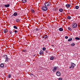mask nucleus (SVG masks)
I'll list each match as a JSON object with an SVG mask.
<instances>
[{
  "label": "nucleus",
  "instance_id": "38",
  "mask_svg": "<svg viewBox=\"0 0 80 80\" xmlns=\"http://www.w3.org/2000/svg\"><path fill=\"white\" fill-rule=\"evenodd\" d=\"M46 53H48V51H46V52H45Z\"/></svg>",
  "mask_w": 80,
  "mask_h": 80
},
{
  "label": "nucleus",
  "instance_id": "39",
  "mask_svg": "<svg viewBox=\"0 0 80 80\" xmlns=\"http://www.w3.org/2000/svg\"><path fill=\"white\" fill-rule=\"evenodd\" d=\"M36 56V54H34L33 55V57H35Z\"/></svg>",
  "mask_w": 80,
  "mask_h": 80
},
{
  "label": "nucleus",
  "instance_id": "28",
  "mask_svg": "<svg viewBox=\"0 0 80 80\" xmlns=\"http://www.w3.org/2000/svg\"><path fill=\"white\" fill-rule=\"evenodd\" d=\"M71 45L72 47H74V46H75V44H74V43H72L71 44Z\"/></svg>",
  "mask_w": 80,
  "mask_h": 80
},
{
  "label": "nucleus",
  "instance_id": "18",
  "mask_svg": "<svg viewBox=\"0 0 80 80\" xmlns=\"http://www.w3.org/2000/svg\"><path fill=\"white\" fill-rule=\"evenodd\" d=\"M18 13H17L16 12H15L13 14V15H14V16H17V15H18Z\"/></svg>",
  "mask_w": 80,
  "mask_h": 80
},
{
  "label": "nucleus",
  "instance_id": "19",
  "mask_svg": "<svg viewBox=\"0 0 80 80\" xmlns=\"http://www.w3.org/2000/svg\"><path fill=\"white\" fill-rule=\"evenodd\" d=\"M59 11L60 12H63V9L61 8H60L59 9Z\"/></svg>",
  "mask_w": 80,
  "mask_h": 80
},
{
  "label": "nucleus",
  "instance_id": "8",
  "mask_svg": "<svg viewBox=\"0 0 80 80\" xmlns=\"http://www.w3.org/2000/svg\"><path fill=\"white\" fill-rule=\"evenodd\" d=\"M58 69V67H55L54 68V69H53V72H55Z\"/></svg>",
  "mask_w": 80,
  "mask_h": 80
},
{
  "label": "nucleus",
  "instance_id": "21",
  "mask_svg": "<svg viewBox=\"0 0 80 80\" xmlns=\"http://www.w3.org/2000/svg\"><path fill=\"white\" fill-rule=\"evenodd\" d=\"M6 60L5 62H8V60H9V59L8 58V57L7 58H6Z\"/></svg>",
  "mask_w": 80,
  "mask_h": 80
},
{
  "label": "nucleus",
  "instance_id": "29",
  "mask_svg": "<svg viewBox=\"0 0 80 80\" xmlns=\"http://www.w3.org/2000/svg\"><path fill=\"white\" fill-rule=\"evenodd\" d=\"M67 18L69 20L71 19V17L70 16H68L67 17Z\"/></svg>",
  "mask_w": 80,
  "mask_h": 80
},
{
  "label": "nucleus",
  "instance_id": "32",
  "mask_svg": "<svg viewBox=\"0 0 80 80\" xmlns=\"http://www.w3.org/2000/svg\"><path fill=\"white\" fill-rule=\"evenodd\" d=\"M36 31H38L39 30V29H38V28H37L36 29Z\"/></svg>",
  "mask_w": 80,
  "mask_h": 80
},
{
  "label": "nucleus",
  "instance_id": "34",
  "mask_svg": "<svg viewBox=\"0 0 80 80\" xmlns=\"http://www.w3.org/2000/svg\"><path fill=\"white\" fill-rule=\"evenodd\" d=\"M9 33H10V34H12V33H13V32L12 31H10Z\"/></svg>",
  "mask_w": 80,
  "mask_h": 80
},
{
  "label": "nucleus",
  "instance_id": "33",
  "mask_svg": "<svg viewBox=\"0 0 80 80\" xmlns=\"http://www.w3.org/2000/svg\"><path fill=\"white\" fill-rule=\"evenodd\" d=\"M14 32H15V33H18V31H17L16 30H15L14 31Z\"/></svg>",
  "mask_w": 80,
  "mask_h": 80
},
{
  "label": "nucleus",
  "instance_id": "12",
  "mask_svg": "<svg viewBox=\"0 0 80 80\" xmlns=\"http://www.w3.org/2000/svg\"><path fill=\"white\" fill-rule=\"evenodd\" d=\"M59 30L60 32H62V31L63 30V29L62 28H59Z\"/></svg>",
  "mask_w": 80,
  "mask_h": 80
},
{
  "label": "nucleus",
  "instance_id": "4",
  "mask_svg": "<svg viewBox=\"0 0 80 80\" xmlns=\"http://www.w3.org/2000/svg\"><path fill=\"white\" fill-rule=\"evenodd\" d=\"M50 2H47L45 3V6L46 7H48V6H50Z\"/></svg>",
  "mask_w": 80,
  "mask_h": 80
},
{
  "label": "nucleus",
  "instance_id": "26",
  "mask_svg": "<svg viewBox=\"0 0 80 80\" xmlns=\"http://www.w3.org/2000/svg\"><path fill=\"white\" fill-rule=\"evenodd\" d=\"M11 74H9V75H8V78H11Z\"/></svg>",
  "mask_w": 80,
  "mask_h": 80
},
{
  "label": "nucleus",
  "instance_id": "9",
  "mask_svg": "<svg viewBox=\"0 0 80 80\" xmlns=\"http://www.w3.org/2000/svg\"><path fill=\"white\" fill-rule=\"evenodd\" d=\"M3 32L4 33H7V32H8V30L7 29H4Z\"/></svg>",
  "mask_w": 80,
  "mask_h": 80
},
{
  "label": "nucleus",
  "instance_id": "5",
  "mask_svg": "<svg viewBox=\"0 0 80 80\" xmlns=\"http://www.w3.org/2000/svg\"><path fill=\"white\" fill-rule=\"evenodd\" d=\"M48 37H49V36L48 35H44L43 37V38L44 39H48Z\"/></svg>",
  "mask_w": 80,
  "mask_h": 80
},
{
  "label": "nucleus",
  "instance_id": "2",
  "mask_svg": "<svg viewBox=\"0 0 80 80\" xmlns=\"http://www.w3.org/2000/svg\"><path fill=\"white\" fill-rule=\"evenodd\" d=\"M42 10L44 11H47L48 10V8L46 6H43L42 8Z\"/></svg>",
  "mask_w": 80,
  "mask_h": 80
},
{
  "label": "nucleus",
  "instance_id": "16",
  "mask_svg": "<svg viewBox=\"0 0 80 80\" xmlns=\"http://www.w3.org/2000/svg\"><path fill=\"white\" fill-rule=\"evenodd\" d=\"M54 59V57L53 56H52L50 58V60H53Z\"/></svg>",
  "mask_w": 80,
  "mask_h": 80
},
{
  "label": "nucleus",
  "instance_id": "1",
  "mask_svg": "<svg viewBox=\"0 0 80 80\" xmlns=\"http://www.w3.org/2000/svg\"><path fill=\"white\" fill-rule=\"evenodd\" d=\"M76 66V64H74L73 63H71V66L69 67V68H72V69L74 68V67H75Z\"/></svg>",
  "mask_w": 80,
  "mask_h": 80
},
{
  "label": "nucleus",
  "instance_id": "31",
  "mask_svg": "<svg viewBox=\"0 0 80 80\" xmlns=\"http://www.w3.org/2000/svg\"><path fill=\"white\" fill-rule=\"evenodd\" d=\"M43 50L45 51L46 50V48L45 47H44L42 48Z\"/></svg>",
  "mask_w": 80,
  "mask_h": 80
},
{
  "label": "nucleus",
  "instance_id": "37",
  "mask_svg": "<svg viewBox=\"0 0 80 80\" xmlns=\"http://www.w3.org/2000/svg\"><path fill=\"white\" fill-rule=\"evenodd\" d=\"M33 73H31V74H30V75L31 76H32V75H33Z\"/></svg>",
  "mask_w": 80,
  "mask_h": 80
},
{
  "label": "nucleus",
  "instance_id": "22",
  "mask_svg": "<svg viewBox=\"0 0 80 80\" xmlns=\"http://www.w3.org/2000/svg\"><path fill=\"white\" fill-rule=\"evenodd\" d=\"M31 10V12H32V13H35V10L33 9H32Z\"/></svg>",
  "mask_w": 80,
  "mask_h": 80
},
{
  "label": "nucleus",
  "instance_id": "13",
  "mask_svg": "<svg viewBox=\"0 0 80 80\" xmlns=\"http://www.w3.org/2000/svg\"><path fill=\"white\" fill-rule=\"evenodd\" d=\"M43 51H41L39 52L40 55H43Z\"/></svg>",
  "mask_w": 80,
  "mask_h": 80
},
{
  "label": "nucleus",
  "instance_id": "14",
  "mask_svg": "<svg viewBox=\"0 0 80 80\" xmlns=\"http://www.w3.org/2000/svg\"><path fill=\"white\" fill-rule=\"evenodd\" d=\"M66 6L67 8H69L70 7V4H66Z\"/></svg>",
  "mask_w": 80,
  "mask_h": 80
},
{
  "label": "nucleus",
  "instance_id": "20",
  "mask_svg": "<svg viewBox=\"0 0 80 80\" xmlns=\"http://www.w3.org/2000/svg\"><path fill=\"white\" fill-rule=\"evenodd\" d=\"M4 57L5 58H8V56L7 55H4Z\"/></svg>",
  "mask_w": 80,
  "mask_h": 80
},
{
  "label": "nucleus",
  "instance_id": "30",
  "mask_svg": "<svg viewBox=\"0 0 80 80\" xmlns=\"http://www.w3.org/2000/svg\"><path fill=\"white\" fill-rule=\"evenodd\" d=\"M22 52H27V50L23 49L22 50Z\"/></svg>",
  "mask_w": 80,
  "mask_h": 80
},
{
  "label": "nucleus",
  "instance_id": "23",
  "mask_svg": "<svg viewBox=\"0 0 80 80\" xmlns=\"http://www.w3.org/2000/svg\"><path fill=\"white\" fill-rule=\"evenodd\" d=\"M75 39H76V40H80V38H79V37H76L75 38Z\"/></svg>",
  "mask_w": 80,
  "mask_h": 80
},
{
  "label": "nucleus",
  "instance_id": "3",
  "mask_svg": "<svg viewBox=\"0 0 80 80\" xmlns=\"http://www.w3.org/2000/svg\"><path fill=\"white\" fill-rule=\"evenodd\" d=\"M72 27L74 28H76L77 27V24L76 23H74L72 24Z\"/></svg>",
  "mask_w": 80,
  "mask_h": 80
},
{
  "label": "nucleus",
  "instance_id": "6",
  "mask_svg": "<svg viewBox=\"0 0 80 80\" xmlns=\"http://www.w3.org/2000/svg\"><path fill=\"white\" fill-rule=\"evenodd\" d=\"M20 19L19 18H18L16 19L15 21L17 23H18V22H20Z\"/></svg>",
  "mask_w": 80,
  "mask_h": 80
},
{
  "label": "nucleus",
  "instance_id": "11",
  "mask_svg": "<svg viewBox=\"0 0 80 80\" xmlns=\"http://www.w3.org/2000/svg\"><path fill=\"white\" fill-rule=\"evenodd\" d=\"M4 6V7H6V8L9 7H10V4H8L7 5H5Z\"/></svg>",
  "mask_w": 80,
  "mask_h": 80
},
{
  "label": "nucleus",
  "instance_id": "7",
  "mask_svg": "<svg viewBox=\"0 0 80 80\" xmlns=\"http://www.w3.org/2000/svg\"><path fill=\"white\" fill-rule=\"evenodd\" d=\"M56 74L58 76H60V75H61V73H60V72H56Z\"/></svg>",
  "mask_w": 80,
  "mask_h": 80
},
{
  "label": "nucleus",
  "instance_id": "10",
  "mask_svg": "<svg viewBox=\"0 0 80 80\" xmlns=\"http://www.w3.org/2000/svg\"><path fill=\"white\" fill-rule=\"evenodd\" d=\"M0 66L1 68H3V67H4V65L3 64V63H2L1 64Z\"/></svg>",
  "mask_w": 80,
  "mask_h": 80
},
{
  "label": "nucleus",
  "instance_id": "17",
  "mask_svg": "<svg viewBox=\"0 0 80 80\" xmlns=\"http://www.w3.org/2000/svg\"><path fill=\"white\" fill-rule=\"evenodd\" d=\"M72 40V38H70L68 39V42H71Z\"/></svg>",
  "mask_w": 80,
  "mask_h": 80
},
{
  "label": "nucleus",
  "instance_id": "40",
  "mask_svg": "<svg viewBox=\"0 0 80 80\" xmlns=\"http://www.w3.org/2000/svg\"><path fill=\"white\" fill-rule=\"evenodd\" d=\"M78 27H80V25H78Z\"/></svg>",
  "mask_w": 80,
  "mask_h": 80
},
{
  "label": "nucleus",
  "instance_id": "27",
  "mask_svg": "<svg viewBox=\"0 0 80 80\" xmlns=\"http://www.w3.org/2000/svg\"><path fill=\"white\" fill-rule=\"evenodd\" d=\"M68 30H70V31H72V29L71 28L69 27H68Z\"/></svg>",
  "mask_w": 80,
  "mask_h": 80
},
{
  "label": "nucleus",
  "instance_id": "35",
  "mask_svg": "<svg viewBox=\"0 0 80 80\" xmlns=\"http://www.w3.org/2000/svg\"><path fill=\"white\" fill-rule=\"evenodd\" d=\"M68 38V36H66L65 37V38H66V39H67V38Z\"/></svg>",
  "mask_w": 80,
  "mask_h": 80
},
{
  "label": "nucleus",
  "instance_id": "36",
  "mask_svg": "<svg viewBox=\"0 0 80 80\" xmlns=\"http://www.w3.org/2000/svg\"><path fill=\"white\" fill-rule=\"evenodd\" d=\"M58 80H62V78H59Z\"/></svg>",
  "mask_w": 80,
  "mask_h": 80
},
{
  "label": "nucleus",
  "instance_id": "15",
  "mask_svg": "<svg viewBox=\"0 0 80 80\" xmlns=\"http://www.w3.org/2000/svg\"><path fill=\"white\" fill-rule=\"evenodd\" d=\"M27 1V0H22V2L23 3H26Z\"/></svg>",
  "mask_w": 80,
  "mask_h": 80
},
{
  "label": "nucleus",
  "instance_id": "25",
  "mask_svg": "<svg viewBox=\"0 0 80 80\" xmlns=\"http://www.w3.org/2000/svg\"><path fill=\"white\" fill-rule=\"evenodd\" d=\"M13 28H15V29H17V28H17V27L16 26H14Z\"/></svg>",
  "mask_w": 80,
  "mask_h": 80
},
{
  "label": "nucleus",
  "instance_id": "24",
  "mask_svg": "<svg viewBox=\"0 0 80 80\" xmlns=\"http://www.w3.org/2000/svg\"><path fill=\"white\" fill-rule=\"evenodd\" d=\"M75 8H76V9H78V8H79V6H76Z\"/></svg>",
  "mask_w": 80,
  "mask_h": 80
}]
</instances>
